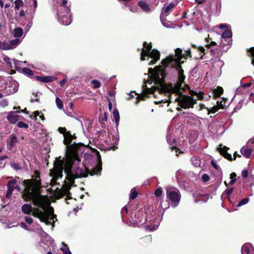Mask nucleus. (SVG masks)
<instances>
[{
  "label": "nucleus",
  "instance_id": "obj_1",
  "mask_svg": "<svg viewBox=\"0 0 254 254\" xmlns=\"http://www.w3.org/2000/svg\"><path fill=\"white\" fill-rule=\"evenodd\" d=\"M36 173L35 179L24 180L22 182L24 186L22 198L27 202L32 200L35 206L45 210L50 203L48 196L41 194L40 174L38 172H36Z\"/></svg>",
  "mask_w": 254,
  "mask_h": 254
},
{
  "label": "nucleus",
  "instance_id": "obj_2",
  "mask_svg": "<svg viewBox=\"0 0 254 254\" xmlns=\"http://www.w3.org/2000/svg\"><path fill=\"white\" fill-rule=\"evenodd\" d=\"M173 57H167L162 60V65H159L156 66L154 68L149 69V73L154 75L155 83L160 86L159 90L161 93L176 92L178 90L185 91L184 88L182 87L184 81L178 79L174 86L172 83L167 84L165 82V79L167 75L166 68L168 67V65L173 62Z\"/></svg>",
  "mask_w": 254,
  "mask_h": 254
},
{
  "label": "nucleus",
  "instance_id": "obj_3",
  "mask_svg": "<svg viewBox=\"0 0 254 254\" xmlns=\"http://www.w3.org/2000/svg\"><path fill=\"white\" fill-rule=\"evenodd\" d=\"M77 163L73 157L68 156L65 159H61V157L56 158L54 162V167L51 170L52 176L57 180L62 178L63 171L65 173L72 172L73 166Z\"/></svg>",
  "mask_w": 254,
  "mask_h": 254
},
{
  "label": "nucleus",
  "instance_id": "obj_4",
  "mask_svg": "<svg viewBox=\"0 0 254 254\" xmlns=\"http://www.w3.org/2000/svg\"><path fill=\"white\" fill-rule=\"evenodd\" d=\"M96 156L97 164L95 168H94L90 172L89 169L86 167H84V169L80 168L79 167H76L72 170L73 174L77 178H85L88 177V174L91 176H94L95 175H100L102 171V161L101 157L100 156L99 152L97 150Z\"/></svg>",
  "mask_w": 254,
  "mask_h": 254
},
{
  "label": "nucleus",
  "instance_id": "obj_5",
  "mask_svg": "<svg viewBox=\"0 0 254 254\" xmlns=\"http://www.w3.org/2000/svg\"><path fill=\"white\" fill-rule=\"evenodd\" d=\"M178 103V105L183 109L193 108V105L196 103V100L191 96L187 95L184 98H176L175 101Z\"/></svg>",
  "mask_w": 254,
  "mask_h": 254
},
{
  "label": "nucleus",
  "instance_id": "obj_6",
  "mask_svg": "<svg viewBox=\"0 0 254 254\" xmlns=\"http://www.w3.org/2000/svg\"><path fill=\"white\" fill-rule=\"evenodd\" d=\"M167 198L171 201L173 207H177L180 203L181 195L179 190H167L166 191Z\"/></svg>",
  "mask_w": 254,
  "mask_h": 254
},
{
  "label": "nucleus",
  "instance_id": "obj_7",
  "mask_svg": "<svg viewBox=\"0 0 254 254\" xmlns=\"http://www.w3.org/2000/svg\"><path fill=\"white\" fill-rule=\"evenodd\" d=\"M84 146V144L82 143H76L74 142L66 147V149L70 154V156L73 157L74 160L77 161L78 164L80 162V160L78 156V151L80 147Z\"/></svg>",
  "mask_w": 254,
  "mask_h": 254
},
{
  "label": "nucleus",
  "instance_id": "obj_8",
  "mask_svg": "<svg viewBox=\"0 0 254 254\" xmlns=\"http://www.w3.org/2000/svg\"><path fill=\"white\" fill-rule=\"evenodd\" d=\"M142 92L141 94H139L138 96L136 97V102H139L140 100H145L146 98L149 97V94H153L154 92L156 91L157 87H152L150 88L147 87L146 85H143L142 86Z\"/></svg>",
  "mask_w": 254,
  "mask_h": 254
},
{
  "label": "nucleus",
  "instance_id": "obj_9",
  "mask_svg": "<svg viewBox=\"0 0 254 254\" xmlns=\"http://www.w3.org/2000/svg\"><path fill=\"white\" fill-rule=\"evenodd\" d=\"M175 54L177 57L174 59V57L171 56L173 57L174 60L173 62L175 61L176 63H183L184 61L181 62V60L182 58H184L185 59H187L188 57H191V51L190 49H189L185 51V53L182 54V50L180 48H177L175 50Z\"/></svg>",
  "mask_w": 254,
  "mask_h": 254
},
{
  "label": "nucleus",
  "instance_id": "obj_10",
  "mask_svg": "<svg viewBox=\"0 0 254 254\" xmlns=\"http://www.w3.org/2000/svg\"><path fill=\"white\" fill-rule=\"evenodd\" d=\"M70 13H66L65 11H64L63 14L61 11L60 9L57 10V15L58 17L59 20L63 24L65 25H68L70 24L71 22V15Z\"/></svg>",
  "mask_w": 254,
  "mask_h": 254
},
{
  "label": "nucleus",
  "instance_id": "obj_11",
  "mask_svg": "<svg viewBox=\"0 0 254 254\" xmlns=\"http://www.w3.org/2000/svg\"><path fill=\"white\" fill-rule=\"evenodd\" d=\"M218 49L216 48L211 49L210 52L212 55H216L214 59L211 60V64L214 68H219L223 64L222 61L220 60L219 56H217Z\"/></svg>",
  "mask_w": 254,
  "mask_h": 254
},
{
  "label": "nucleus",
  "instance_id": "obj_12",
  "mask_svg": "<svg viewBox=\"0 0 254 254\" xmlns=\"http://www.w3.org/2000/svg\"><path fill=\"white\" fill-rule=\"evenodd\" d=\"M148 58L152 59L149 63V65H154L160 58V53L156 49L152 50L150 53H148Z\"/></svg>",
  "mask_w": 254,
  "mask_h": 254
},
{
  "label": "nucleus",
  "instance_id": "obj_13",
  "mask_svg": "<svg viewBox=\"0 0 254 254\" xmlns=\"http://www.w3.org/2000/svg\"><path fill=\"white\" fill-rule=\"evenodd\" d=\"M147 214L145 211V209L144 210L142 209H140L137 211L134 217L136 218V221L137 223H145L147 221Z\"/></svg>",
  "mask_w": 254,
  "mask_h": 254
},
{
  "label": "nucleus",
  "instance_id": "obj_14",
  "mask_svg": "<svg viewBox=\"0 0 254 254\" xmlns=\"http://www.w3.org/2000/svg\"><path fill=\"white\" fill-rule=\"evenodd\" d=\"M176 5L177 4L174 3H170L166 7H164L162 8L160 15L161 21L170 13Z\"/></svg>",
  "mask_w": 254,
  "mask_h": 254
},
{
  "label": "nucleus",
  "instance_id": "obj_15",
  "mask_svg": "<svg viewBox=\"0 0 254 254\" xmlns=\"http://www.w3.org/2000/svg\"><path fill=\"white\" fill-rule=\"evenodd\" d=\"M18 142L16 135L14 134H11L7 140V148L9 150L12 149Z\"/></svg>",
  "mask_w": 254,
  "mask_h": 254
},
{
  "label": "nucleus",
  "instance_id": "obj_16",
  "mask_svg": "<svg viewBox=\"0 0 254 254\" xmlns=\"http://www.w3.org/2000/svg\"><path fill=\"white\" fill-rule=\"evenodd\" d=\"M217 149L221 155L228 160L232 161L233 160L231 155L227 152L228 150L229 149L228 147L226 146H223L222 144H220L219 147Z\"/></svg>",
  "mask_w": 254,
  "mask_h": 254
},
{
  "label": "nucleus",
  "instance_id": "obj_17",
  "mask_svg": "<svg viewBox=\"0 0 254 254\" xmlns=\"http://www.w3.org/2000/svg\"><path fill=\"white\" fill-rule=\"evenodd\" d=\"M17 181L15 179H13L11 181H9L7 184V193L6 194V197L7 198H9L14 190V185H16Z\"/></svg>",
  "mask_w": 254,
  "mask_h": 254
},
{
  "label": "nucleus",
  "instance_id": "obj_18",
  "mask_svg": "<svg viewBox=\"0 0 254 254\" xmlns=\"http://www.w3.org/2000/svg\"><path fill=\"white\" fill-rule=\"evenodd\" d=\"M34 79L42 82H50L54 81L56 78L54 76H34Z\"/></svg>",
  "mask_w": 254,
  "mask_h": 254
},
{
  "label": "nucleus",
  "instance_id": "obj_19",
  "mask_svg": "<svg viewBox=\"0 0 254 254\" xmlns=\"http://www.w3.org/2000/svg\"><path fill=\"white\" fill-rule=\"evenodd\" d=\"M210 92L213 98H217L223 93V89L220 86L213 87L211 88Z\"/></svg>",
  "mask_w": 254,
  "mask_h": 254
},
{
  "label": "nucleus",
  "instance_id": "obj_20",
  "mask_svg": "<svg viewBox=\"0 0 254 254\" xmlns=\"http://www.w3.org/2000/svg\"><path fill=\"white\" fill-rule=\"evenodd\" d=\"M17 112H10L7 116V119L8 121L13 124H15L19 120L20 117L16 114Z\"/></svg>",
  "mask_w": 254,
  "mask_h": 254
},
{
  "label": "nucleus",
  "instance_id": "obj_21",
  "mask_svg": "<svg viewBox=\"0 0 254 254\" xmlns=\"http://www.w3.org/2000/svg\"><path fill=\"white\" fill-rule=\"evenodd\" d=\"M226 105L224 104H222V101H217V105L214 106L212 108L208 109L207 108V115L210 114H214L217 112L220 108H224Z\"/></svg>",
  "mask_w": 254,
  "mask_h": 254
},
{
  "label": "nucleus",
  "instance_id": "obj_22",
  "mask_svg": "<svg viewBox=\"0 0 254 254\" xmlns=\"http://www.w3.org/2000/svg\"><path fill=\"white\" fill-rule=\"evenodd\" d=\"M182 63H176V65L175 66V69L178 71V79L180 80L184 81L186 78L185 75L184 74V70L182 68V67L181 65Z\"/></svg>",
  "mask_w": 254,
  "mask_h": 254
},
{
  "label": "nucleus",
  "instance_id": "obj_23",
  "mask_svg": "<svg viewBox=\"0 0 254 254\" xmlns=\"http://www.w3.org/2000/svg\"><path fill=\"white\" fill-rule=\"evenodd\" d=\"M240 151L241 154L246 158H249L252 153V150L247 146L242 147Z\"/></svg>",
  "mask_w": 254,
  "mask_h": 254
},
{
  "label": "nucleus",
  "instance_id": "obj_24",
  "mask_svg": "<svg viewBox=\"0 0 254 254\" xmlns=\"http://www.w3.org/2000/svg\"><path fill=\"white\" fill-rule=\"evenodd\" d=\"M66 174V179L68 181L69 185L68 186H71L74 184L75 179H77L76 177L73 174V172L65 173Z\"/></svg>",
  "mask_w": 254,
  "mask_h": 254
},
{
  "label": "nucleus",
  "instance_id": "obj_25",
  "mask_svg": "<svg viewBox=\"0 0 254 254\" xmlns=\"http://www.w3.org/2000/svg\"><path fill=\"white\" fill-rule=\"evenodd\" d=\"M66 4H67L66 0H62V2H61L60 6L58 7L57 10H58L60 9V11H65L66 13H70V9L69 8V7H68L66 5Z\"/></svg>",
  "mask_w": 254,
  "mask_h": 254
},
{
  "label": "nucleus",
  "instance_id": "obj_26",
  "mask_svg": "<svg viewBox=\"0 0 254 254\" xmlns=\"http://www.w3.org/2000/svg\"><path fill=\"white\" fill-rule=\"evenodd\" d=\"M33 210L32 215L35 217L39 218L40 220L46 213L44 211L40 210L38 208H35L33 209Z\"/></svg>",
  "mask_w": 254,
  "mask_h": 254
},
{
  "label": "nucleus",
  "instance_id": "obj_27",
  "mask_svg": "<svg viewBox=\"0 0 254 254\" xmlns=\"http://www.w3.org/2000/svg\"><path fill=\"white\" fill-rule=\"evenodd\" d=\"M71 137V134L69 131H67V133H66V134H65L64 136V139L63 141V142L64 144L66 145V147L71 144L72 140Z\"/></svg>",
  "mask_w": 254,
  "mask_h": 254
},
{
  "label": "nucleus",
  "instance_id": "obj_28",
  "mask_svg": "<svg viewBox=\"0 0 254 254\" xmlns=\"http://www.w3.org/2000/svg\"><path fill=\"white\" fill-rule=\"evenodd\" d=\"M21 210L24 214H31L32 212L33 208L30 204H24L21 207Z\"/></svg>",
  "mask_w": 254,
  "mask_h": 254
},
{
  "label": "nucleus",
  "instance_id": "obj_29",
  "mask_svg": "<svg viewBox=\"0 0 254 254\" xmlns=\"http://www.w3.org/2000/svg\"><path fill=\"white\" fill-rule=\"evenodd\" d=\"M152 242V237L151 235L146 236L141 239L140 243L142 246H145Z\"/></svg>",
  "mask_w": 254,
  "mask_h": 254
},
{
  "label": "nucleus",
  "instance_id": "obj_30",
  "mask_svg": "<svg viewBox=\"0 0 254 254\" xmlns=\"http://www.w3.org/2000/svg\"><path fill=\"white\" fill-rule=\"evenodd\" d=\"M138 5L145 11H148L150 10L149 5L144 1H139Z\"/></svg>",
  "mask_w": 254,
  "mask_h": 254
},
{
  "label": "nucleus",
  "instance_id": "obj_31",
  "mask_svg": "<svg viewBox=\"0 0 254 254\" xmlns=\"http://www.w3.org/2000/svg\"><path fill=\"white\" fill-rule=\"evenodd\" d=\"M70 189V186H67L66 187H63L62 189V194L60 195L59 198H61L65 195H67L68 196L69 194H71V193L69 191Z\"/></svg>",
  "mask_w": 254,
  "mask_h": 254
},
{
  "label": "nucleus",
  "instance_id": "obj_32",
  "mask_svg": "<svg viewBox=\"0 0 254 254\" xmlns=\"http://www.w3.org/2000/svg\"><path fill=\"white\" fill-rule=\"evenodd\" d=\"M192 164L195 167H201L202 162L200 160L195 157H193L191 159Z\"/></svg>",
  "mask_w": 254,
  "mask_h": 254
},
{
  "label": "nucleus",
  "instance_id": "obj_33",
  "mask_svg": "<svg viewBox=\"0 0 254 254\" xmlns=\"http://www.w3.org/2000/svg\"><path fill=\"white\" fill-rule=\"evenodd\" d=\"M211 158V160L210 162V164L211 166L213 167V168L216 171L218 172H221V169L219 165L217 163V161L215 160L214 159L212 158V157H210Z\"/></svg>",
  "mask_w": 254,
  "mask_h": 254
},
{
  "label": "nucleus",
  "instance_id": "obj_34",
  "mask_svg": "<svg viewBox=\"0 0 254 254\" xmlns=\"http://www.w3.org/2000/svg\"><path fill=\"white\" fill-rule=\"evenodd\" d=\"M23 33V31L22 28L18 27L14 29L13 35L15 37H20Z\"/></svg>",
  "mask_w": 254,
  "mask_h": 254
},
{
  "label": "nucleus",
  "instance_id": "obj_35",
  "mask_svg": "<svg viewBox=\"0 0 254 254\" xmlns=\"http://www.w3.org/2000/svg\"><path fill=\"white\" fill-rule=\"evenodd\" d=\"M113 117L115 119L116 125H118L120 121L119 113L117 109H115L113 113Z\"/></svg>",
  "mask_w": 254,
  "mask_h": 254
},
{
  "label": "nucleus",
  "instance_id": "obj_36",
  "mask_svg": "<svg viewBox=\"0 0 254 254\" xmlns=\"http://www.w3.org/2000/svg\"><path fill=\"white\" fill-rule=\"evenodd\" d=\"M232 34L231 31L230 29L227 28L222 34L221 37L224 39L228 38H231L232 37Z\"/></svg>",
  "mask_w": 254,
  "mask_h": 254
},
{
  "label": "nucleus",
  "instance_id": "obj_37",
  "mask_svg": "<svg viewBox=\"0 0 254 254\" xmlns=\"http://www.w3.org/2000/svg\"><path fill=\"white\" fill-rule=\"evenodd\" d=\"M143 48L145 49V51L147 53H150V52L152 50V46L151 43L148 44L147 42H144L143 44Z\"/></svg>",
  "mask_w": 254,
  "mask_h": 254
},
{
  "label": "nucleus",
  "instance_id": "obj_38",
  "mask_svg": "<svg viewBox=\"0 0 254 254\" xmlns=\"http://www.w3.org/2000/svg\"><path fill=\"white\" fill-rule=\"evenodd\" d=\"M206 194L199 193L198 194L197 197L196 198L195 201L198 202L199 201H203L205 202L206 201Z\"/></svg>",
  "mask_w": 254,
  "mask_h": 254
},
{
  "label": "nucleus",
  "instance_id": "obj_39",
  "mask_svg": "<svg viewBox=\"0 0 254 254\" xmlns=\"http://www.w3.org/2000/svg\"><path fill=\"white\" fill-rule=\"evenodd\" d=\"M138 192L135 188H133L130 190L129 199L131 200L134 199L138 195Z\"/></svg>",
  "mask_w": 254,
  "mask_h": 254
},
{
  "label": "nucleus",
  "instance_id": "obj_40",
  "mask_svg": "<svg viewBox=\"0 0 254 254\" xmlns=\"http://www.w3.org/2000/svg\"><path fill=\"white\" fill-rule=\"evenodd\" d=\"M249 245L245 244L243 246L241 249L242 254H249L250 252Z\"/></svg>",
  "mask_w": 254,
  "mask_h": 254
},
{
  "label": "nucleus",
  "instance_id": "obj_41",
  "mask_svg": "<svg viewBox=\"0 0 254 254\" xmlns=\"http://www.w3.org/2000/svg\"><path fill=\"white\" fill-rule=\"evenodd\" d=\"M93 85L92 87L94 89H97L100 87L101 84L99 81L96 79H93L91 82Z\"/></svg>",
  "mask_w": 254,
  "mask_h": 254
},
{
  "label": "nucleus",
  "instance_id": "obj_42",
  "mask_svg": "<svg viewBox=\"0 0 254 254\" xmlns=\"http://www.w3.org/2000/svg\"><path fill=\"white\" fill-rule=\"evenodd\" d=\"M20 40L19 39L16 38L15 39L10 41L9 44H10V47H12L13 49L16 47V46L18 44Z\"/></svg>",
  "mask_w": 254,
  "mask_h": 254
},
{
  "label": "nucleus",
  "instance_id": "obj_43",
  "mask_svg": "<svg viewBox=\"0 0 254 254\" xmlns=\"http://www.w3.org/2000/svg\"><path fill=\"white\" fill-rule=\"evenodd\" d=\"M14 4L15 9L16 10H18L20 7H22L24 3L22 0H16L14 1Z\"/></svg>",
  "mask_w": 254,
  "mask_h": 254
},
{
  "label": "nucleus",
  "instance_id": "obj_44",
  "mask_svg": "<svg viewBox=\"0 0 254 254\" xmlns=\"http://www.w3.org/2000/svg\"><path fill=\"white\" fill-rule=\"evenodd\" d=\"M49 216V215L47 213H45V214L41 219L40 221L44 222L46 225H49L50 223L48 220Z\"/></svg>",
  "mask_w": 254,
  "mask_h": 254
},
{
  "label": "nucleus",
  "instance_id": "obj_45",
  "mask_svg": "<svg viewBox=\"0 0 254 254\" xmlns=\"http://www.w3.org/2000/svg\"><path fill=\"white\" fill-rule=\"evenodd\" d=\"M56 103L57 107L59 109H62L64 108L63 103L62 101L58 97L56 99Z\"/></svg>",
  "mask_w": 254,
  "mask_h": 254
},
{
  "label": "nucleus",
  "instance_id": "obj_46",
  "mask_svg": "<svg viewBox=\"0 0 254 254\" xmlns=\"http://www.w3.org/2000/svg\"><path fill=\"white\" fill-rule=\"evenodd\" d=\"M23 72L25 74H27L28 75H33V71L31 70V69L27 68V67H24L22 69Z\"/></svg>",
  "mask_w": 254,
  "mask_h": 254
},
{
  "label": "nucleus",
  "instance_id": "obj_47",
  "mask_svg": "<svg viewBox=\"0 0 254 254\" xmlns=\"http://www.w3.org/2000/svg\"><path fill=\"white\" fill-rule=\"evenodd\" d=\"M1 49L3 50H11L12 49V47L10 46V44H9V43L4 42L2 44Z\"/></svg>",
  "mask_w": 254,
  "mask_h": 254
},
{
  "label": "nucleus",
  "instance_id": "obj_48",
  "mask_svg": "<svg viewBox=\"0 0 254 254\" xmlns=\"http://www.w3.org/2000/svg\"><path fill=\"white\" fill-rule=\"evenodd\" d=\"M148 53L145 51V49L142 48L140 53V60L141 61H144L145 60V57H148Z\"/></svg>",
  "mask_w": 254,
  "mask_h": 254
},
{
  "label": "nucleus",
  "instance_id": "obj_49",
  "mask_svg": "<svg viewBox=\"0 0 254 254\" xmlns=\"http://www.w3.org/2000/svg\"><path fill=\"white\" fill-rule=\"evenodd\" d=\"M10 165H11V167L13 169H14L17 171L20 170L21 169V167L20 165L18 163L12 162L11 163Z\"/></svg>",
  "mask_w": 254,
  "mask_h": 254
},
{
  "label": "nucleus",
  "instance_id": "obj_50",
  "mask_svg": "<svg viewBox=\"0 0 254 254\" xmlns=\"http://www.w3.org/2000/svg\"><path fill=\"white\" fill-rule=\"evenodd\" d=\"M162 189L161 187H159L155 190L154 195L156 197H158L162 195Z\"/></svg>",
  "mask_w": 254,
  "mask_h": 254
},
{
  "label": "nucleus",
  "instance_id": "obj_51",
  "mask_svg": "<svg viewBox=\"0 0 254 254\" xmlns=\"http://www.w3.org/2000/svg\"><path fill=\"white\" fill-rule=\"evenodd\" d=\"M33 94L34 95V96L36 98V99H31L30 100V102L31 103H33V102H40V100L38 98V97H40V95H42L41 93H40L39 92H37L35 94H34V93H33Z\"/></svg>",
  "mask_w": 254,
  "mask_h": 254
},
{
  "label": "nucleus",
  "instance_id": "obj_52",
  "mask_svg": "<svg viewBox=\"0 0 254 254\" xmlns=\"http://www.w3.org/2000/svg\"><path fill=\"white\" fill-rule=\"evenodd\" d=\"M183 91H182V90H178V91H176V92H171V93H170L169 94H176V95H178L179 96L177 98H184V96H187L183 93Z\"/></svg>",
  "mask_w": 254,
  "mask_h": 254
},
{
  "label": "nucleus",
  "instance_id": "obj_53",
  "mask_svg": "<svg viewBox=\"0 0 254 254\" xmlns=\"http://www.w3.org/2000/svg\"><path fill=\"white\" fill-rule=\"evenodd\" d=\"M209 35H207V49L210 48L211 46H216V42H213V41H211V42L210 41V38H209Z\"/></svg>",
  "mask_w": 254,
  "mask_h": 254
},
{
  "label": "nucleus",
  "instance_id": "obj_54",
  "mask_svg": "<svg viewBox=\"0 0 254 254\" xmlns=\"http://www.w3.org/2000/svg\"><path fill=\"white\" fill-rule=\"evenodd\" d=\"M17 126L19 128H27L28 127V125L22 122H19L17 124Z\"/></svg>",
  "mask_w": 254,
  "mask_h": 254
},
{
  "label": "nucleus",
  "instance_id": "obj_55",
  "mask_svg": "<svg viewBox=\"0 0 254 254\" xmlns=\"http://www.w3.org/2000/svg\"><path fill=\"white\" fill-rule=\"evenodd\" d=\"M249 200L248 198H244L240 201L238 205L240 206L245 205L249 202Z\"/></svg>",
  "mask_w": 254,
  "mask_h": 254
},
{
  "label": "nucleus",
  "instance_id": "obj_56",
  "mask_svg": "<svg viewBox=\"0 0 254 254\" xmlns=\"http://www.w3.org/2000/svg\"><path fill=\"white\" fill-rule=\"evenodd\" d=\"M58 130L60 133L63 134L64 136L65 134H66V133L67 132L65 127H59L58 129Z\"/></svg>",
  "mask_w": 254,
  "mask_h": 254
},
{
  "label": "nucleus",
  "instance_id": "obj_57",
  "mask_svg": "<svg viewBox=\"0 0 254 254\" xmlns=\"http://www.w3.org/2000/svg\"><path fill=\"white\" fill-rule=\"evenodd\" d=\"M8 105V101L6 99H3L0 101V106L5 107Z\"/></svg>",
  "mask_w": 254,
  "mask_h": 254
},
{
  "label": "nucleus",
  "instance_id": "obj_58",
  "mask_svg": "<svg viewBox=\"0 0 254 254\" xmlns=\"http://www.w3.org/2000/svg\"><path fill=\"white\" fill-rule=\"evenodd\" d=\"M3 61L7 64L8 65H9L10 67H12L11 63L10 62L11 59H10V58H9L7 56H6L3 58Z\"/></svg>",
  "mask_w": 254,
  "mask_h": 254
},
{
  "label": "nucleus",
  "instance_id": "obj_59",
  "mask_svg": "<svg viewBox=\"0 0 254 254\" xmlns=\"http://www.w3.org/2000/svg\"><path fill=\"white\" fill-rule=\"evenodd\" d=\"M39 112L38 111H36L33 112L32 116H30V118L34 120H37V116H39Z\"/></svg>",
  "mask_w": 254,
  "mask_h": 254
},
{
  "label": "nucleus",
  "instance_id": "obj_60",
  "mask_svg": "<svg viewBox=\"0 0 254 254\" xmlns=\"http://www.w3.org/2000/svg\"><path fill=\"white\" fill-rule=\"evenodd\" d=\"M25 220L28 224H31L33 222V219L31 217L28 216L25 217Z\"/></svg>",
  "mask_w": 254,
  "mask_h": 254
},
{
  "label": "nucleus",
  "instance_id": "obj_61",
  "mask_svg": "<svg viewBox=\"0 0 254 254\" xmlns=\"http://www.w3.org/2000/svg\"><path fill=\"white\" fill-rule=\"evenodd\" d=\"M249 52L251 53V55L253 57L252 63L254 65V48H251L249 50Z\"/></svg>",
  "mask_w": 254,
  "mask_h": 254
},
{
  "label": "nucleus",
  "instance_id": "obj_62",
  "mask_svg": "<svg viewBox=\"0 0 254 254\" xmlns=\"http://www.w3.org/2000/svg\"><path fill=\"white\" fill-rule=\"evenodd\" d=\"M64 254H72L68 247L62 249Z\"/></svg>",
  "mask_w": 254,
  "mask_h": 254
},
{
  "label": "nucleus",
  "instance_id": "obj_63",
  "mask_svg": "<svg viewBox=\"0 0 254 254\" xmlns=\"http://www.w3.org/2000/svg\"><path fill=\"white\" fill-rule=\"evenodd\" d=\"M102 120L103 121H106L107 120V114L106 113H104V115L99 118V120Z\"/></svg>",
  "mask_w": 254,
  "mask_h": 254
},
{
  "label": "nucleus",
  "instance_id": "obj_64",
  "mask_svg": "<svg viewBox=\"0 0 254 254\" xmlns=\"http://www.w3.org/2000/svg\"><path fill=\"white\" fill-rule=\"evenodd\" d=\"M242 176L244 178H247L248 177V172L246 170H244L242 172Z\"/></svg>",
  "mask_w": 254,
  "mask_h": 254
}]
</instances>
